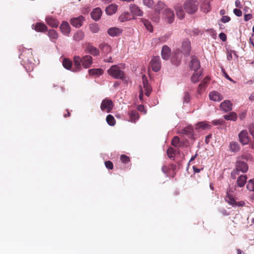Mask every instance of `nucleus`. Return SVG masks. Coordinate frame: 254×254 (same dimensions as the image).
Returning <instances> with one entry per match:
<instances>
[{
    "label": "nucleus",
    "mask_w": 254,
    "mask_h": 254,
    "mask_svg": "<svg viewBox=\"0 0 254 254\" xmlns=\"http://www.w3.org/2000/svg\"><path fill=\"white\" fill-rule=\"evenodd\" d=\"M93 63V59L89 55H86L81 58L79 56L73 57V66L72 71L77 72L81 69V64L83 67L89 68Z\"/></svg>",
    "instance_id": "nucleus-1"
},
{
    "label": "nucleus",
    "mask_w": 254,
    "mask_h": 254,
    "mask_svg": "<svg viewBox=\"0 0 254 254\" xmlns=\"http://www.w3.org/2000/svg\"><path fill=\"white\" fill-rule=\"evenodd\" d=\"M248 170L247 164L240 160H238L236 163V168L231 173V177L233 179L236 178V176L239 174L240 172L242 173L247 172Z\"/></svg>",
    "instance_id": "nucleus-2"
},
{
    "label": "nucleus",
    "mask_w": 254,
    "mask_h": 254,
    "mask_svg": "<svg viewBox=\"0 0 254 254\" xmlns=\"http://www.w3.org/2000/svg\"><path fill=\"white\" fill-rule=\"evenodd\" d=\"M109 75L115 79H123L124 77V72L117 65H112L107 71Z\"/></svg>",
    "instance_id": "nucleus-3"
},
{
    "label": "nucleus",
    "mask_w": 254,
    "mask_h": 254,
    "mask_svg": "<svg viewBox=\"0 0 254 254\" xmlns=\"http://www.w3.org/2000/svg\"><path fill=\"white\" fill-rule=\"evenodd\" d=\"M197 5L196 0H188L184 4V8L188 13H193L197 10Z\"/></svg>",
    "instance_id": "nucleus-4"
},
{
    "label": "nucleus",
    "mask_w": 254,
    "mask_h": 254,
    "mask_svg": "<svg viewBox=\"0 0 254 254\" xmlns=\"http://www.w3.org/2000/svg\"><path fill=\"white\" fill-rule=\"evenodd\" d=\"M162 18L168 23H172L175 18L173 11L169 8H165L162 12Z\"/></svg>",
    "instance_id": "nucleus-5"
},
{
    "label": "nucleus",
    "mask_w": 254,
    "mask_h": 254,
    "mask_svg": "<svg viewBox=\"0 0 254 254\" xmlns=\"http://www.w3.org/2000/svg\"><path fill=\"white\" fill-rule=\"evenodd\" d=\"M100 108L103 111L110 112L113 108V101L107 98L104 99L101 103Z\"/></svg>",
    "instance_id": "nucleus-6"
},
{
    "label": "nucleus",
    "mask_w": 254,
    "mask_h": 254,
    "mask_svg": "<svg viewBox=\"0 0 254 254\" xmlns=\"http://www.w3.org/2000/svg\"><path fill=\"white\" fill-rule=\"evenodd\" d=\"M191 50L190 42L189 39H185L182 42L181 52L186 56H188L190 54Z\"/></svg>",
    "instance_id": "nucleus-7"
},
{
    "label": "nucleus",
    "mask_w": 254,
    "mask_h": 254,
    "mask_svg": "<svg viewBox=\"0 0 254 254\" xmlns=\"http://www.w3.org/2000/svg\"><path fill=\"white\" fill-rule=\"evenodd\" d=\"M20 58L22 59L24 62H31L33 58V54L31 49L25 50L20 55Z\"/></svg>",
    "instance_id": "nucleus-8"
},
{
    "label": "nucleus",
    "mask_w": 254,
    "mask_h": 254,
    "mask_svg": "<svg viewBox=\"0 0 254 254\" xmlns=\"http://www.w3.org/2000/svg\"><path fill=\"white\" fill-rule=\"evenodd\" d=\"M150 64L154 71H158L161 68V62L159 57H153L150 62Z\"/></svg>",
    "instance_id": "nucleus-9"
},
{
    "label": "nucleus",
    "mask_w": 254,
    "mask_h": 254,
    "mask_svg": "<svg viewBox=\"0 0 254 254\" xmlns=\"http://www.w3.org/2000/svg\"><path fill=\"white\" fill-rule=\"evenodd\" d=\"M240 142L243 145L248 144L250 141V138L247 130H242L239 134Z\"/></svg>",
    "instance_id": "nucleus-10"
},
{
    "label": "nucleus",
    "mask_w": 254,
    "mask_h": 254,
    "mask_svg": "<svg viewBox=\"0 0 254 254\" xmlns=\"http://www.w3.org/2000/svg\"><path fill=\"white\" fill-rule=\"evenodd\" d=\"M190 68L194 71H198L199 69L200 62L197 58L194 56L191 57V61L190 64Z\"/></svg>",
    "instance_id": "nucleus-11"
},
{
    "label": "nucleus",
    "mask_w": 254,
    "mask_h": 254,
    "mask_svg": "<svg viewBox=\"0 0 254 254\" xmlns=\"http://www.w3.org/2000/svg\"><path fill=\"white\" fill-rule=\"evenodd\" d=\"M143 87L145 91V94L147 96H149L152 91L150 85L148 83L147 77L145 75L142 77Z\"/></svg>",
    "instance_id": "nucleus-12"
},
{
    "label": "nucleus",
    "mask_w": 254,
    "mask_h": 254,
    "mask_svg": "<svg viewBox=\"0 0 254 254\" xmlns=\"http://www.w3.org/2000/svg\"><path fill=\"white\" fill-rule=\"evenodd\" d=\"M84 20V17L82 16H80L78 17L71 18L70 23L73 26L79 28L82 25Z\"/></svg>",
    "instance_id": "nucleus-13"
},
{
    "label": "nucleus",
    "mask_w": 254,
    "mask_h": 254,
    "mask_svg": "<svg viewBox=\"0 0 254 254\" xmlns=\"http://www.w3.org/2000/svg\"><path fill=\"white\" fill-rule=\"evenodd\" d=\"M32 29L38 32H44L47 30V26L41 22H37L32 26Z\"/></svg>",
    "instance_id": "nucleus-14"
},
{
    "label": "nucleus",
    "mask_w": 254,
    "mask_h": 254,
    "mask_svg": "<svg viewBox=\"0 0 254 254\" xmlns=\"http://www.w3.org/2000/svg\"><path fill=\"white\" fill-rule=\"evenodd\" d=\"M220 107L225 112H229L232 109V104L229 100H225L220 104Z\"/></svg>",
    "instance_id": "nucleus-15"
},
{
    "label": "nucleus",
    "mask_w": 254,
    "mask_h": 254,
    "mask_svg": "<svg viewBox=\"0 0 254 254\" xmlns=\"http://www.w3.org/2000/svg\"><path fill=\"white\" fill-rule=\"evenodd\" d=\"M209 98L211 100L219 102L223 99V96L217 91H212L209 93Z\"/></svg>",
    "instance_id": "nucleus-16"
},
{
    "label": "nucleus",
    "mask_w": 254,
    "mask_h": 254,
    "mask_svg": "<svg viewBox=\"0 0 254 254\" xmlns=\"http://www.w3.org/2000/svg\"><path fill=\"white\" fill-rule=\"evenodd\" d=\"M212 0H202V3L201 5V10L204 13H206L210 11L211 7L210 2Z\"/></svg>",
    "instance_id": "nucleus-17"
},
{
    "label": "nucleus",
    "mask_w": 254,
    "mask_h": 254,
    "mask_svg": "<svg viewBox=\"0 0 254 254\" xmlns=\"http://www.w3.org/2000/svg\"><path fill=\"white\" fill-rule=\"evenodd\" d=\"M162 58L165 60H168L171 56V50L166 45L163 46L161 52Z\"/></svg>",
    "instance_id": "nucleus-18"
},
{
    "label": "nucleus",
    "mask_w": 254,
    "mask_h": 254,
    "mask_svg": "<svg viewBox=\"0 0 254 254\" xmlns=\"http://www.w3.org/2000/svg\"><path fill=\"white\" fill-rule=\"evenodd\" d=\"M129 9L131 13L136 16H141L143 14V11L137 5L134 4H130Z\"/></svg>",
    "instance_id": "nucleus-19"
},
{
    "label": "nucleus",
    "mask_w": 254,
    "mask_h": 254,
    "mask_svg": "<svg viewBox=\"0 0 254 254\" xmlns=\"http://www.w3.org/2000/svg\"><path fill=\"white\" fill-rule=\"evenodd\" d=\"M61 32L65 35H68L70 32V28L68 23L63 21L60 26Z\"/></svg>",
    "instance_id": "nucleus-20"
},
{
    "label": "nucleus",
    "mask_w": 254,
    "mask_h": 254,
    "mask_svg": "<svg viewBox=\"0 0 254 254\" xmlns=\"http://www.w3.org/2000/svg\"><path fill=\"white\" fill-rule=\"evenodd\" d=\"M122 29L117 27L110 28L108 30V34L112 36L115 37L119 36L122 32Z\"/></svg>",
    "instance_id": "nucleus-21"
},
{
    "label": "nucleus",
    "mask_w": 254,
    "mask_h": 254,
    "mask_svg": "<svg viewBox=\"0 0 254 254\" xmlns=\"http://www.w3.org/2000/svg\"><path fill=\"white\" fill-rule=\"evenodd\" d=\"M211 127V126L208 124L207 121L198 122L195 125V129H198L201 128L203 130L209 129Z\"/></svg>",
    "instance_id": "nucleus-22"
},
{
    "label": "nucleus",
    "mask_w": 254,
    "mask_h": 254,
    "mask_svg": "<svg viewBox=\"0 0 254 254\" xmlns=\"http://www.w3.org/2000/svg\"><path fill=\"white\" fill-rule=\"evenodd\" d=\"M128 115L129 118V121L132 123H135L139 118L138 113L135 110L129 111L128 113Z\"/></svg>",
    "instance_id": "nucleus-23"
},
{
    "label": "nucleus",
    "mask_w": 254,
    "mask_h": 254,
    "mask_svg": "<svg viewBox=\"0 0 254 254\" xmlns=\"http://www.w3.org/2000/svg\"><path fill=\"white\" fill-rule=\"evenodd\" d=\"M86 53L91 54L93 56H97L99 55V50L91 45H88L85 49Z\"/></svg>",
    "instance_id": "nucleus-24"
},
{
    "label": "nucleus",
    "mask_w": 254,
    "mask_h": 254,
    "mask_svg": "<svg viewBox=\"0 0 254 254\" xmlns=\"http://www.w3.org/2000/svg\"><path fill=\"white\" fill-rule=\"evenodd\" d=\"M47 24L53 28H57L59 25V22L52 16H48L46 18Z\"/></svg>",
    "instance_id": "nucleus-25"
},
{
    "label": "nucleus",
    "mask_w": 254,
    "mask_h": 254,
    "mask_svg": "<svg viewBox=\"0 0 254 254\" xmlns=\"http://www.w3.org/2000/svg\"><path fill=\"white\" fill-rule=\"evenodd\" d=\"M102 10L99 8H95L91 12V17L95 20H98L100 19L101 15H102Z\"/></svg>",
    "instance_id": "nucleus-26"
},
{
    "label": "nucleus",
    "mask_w": 254,
    "mask_h": 254,
    "mask_svg": "<svg viewBox=\"0 0 254 254\" xmlns=\"http://www.w3.org/2000/svg\"><path fill=\"white\" fill-rule=\"evenodd\" d=\"M209 80V78L208 77H205L203 79L202 81H201V82L199 84V85L197 88V93L198 94H201L203 92V91L204 90L206 85Z\"/></svg>",
    "instance_id": "nucleus-27"
},
{
    "label": "nucleus",
    "mask_w": 254,
    "mask_h": 254,
    "mask_svg": "<svg viewBox=\"0 0 254 254\" xmlns=\"http://www.w3.org/2000/svg\"><path fill=\"white\" fill-rule=\"evenodd\" d=\"M225 199L227 202L232 206H233V205L235 204L236 200L235 199V197L230 191L227 192Z\"/></svg>",
    "instance_id": "nucleus-28"
},
{
    "label": "nucleus",
    "mask_w": 254,
    "mask_h": 254,
    "mask_svg": "<svg viewBox=\"0 0 254 254\" xmlns=\"http://www.w3.org/2000/svg\"><path fill=\"white\" fill-rule=\"evenodd\" d=\"M165 8H168L166 4L161 1H159L156 5H155L154 9L156 12H160L161 10H165Z\"/></svg>",
    "instance_id": "nucleus-29"
},
{
    "label": "nucleus",
    "mask_w": 254,
    "mask_h": 254,
    "mask_svg": "<svg viewBox=\"0 0 254 254\" xmlns=\"http://www.w3.org/2000/svg\"><path fill=\"white\" fill-rule=\"evenodd\" d=\"M118 8V6L115 4H111L106 9V13L108 15H112L115 13Z\"/></svg>",
    "instance_id": "nucleus-30"
},
{
    "label": "nucleus",
    "mask_w": 254,
    "mask_h": 254,
    "mask_svg": "<svg viewBox=\"0 0 254 254\" xmlns=\"http://www.w3.org/2000/svg\"><path fill=\"white\" fill-rule=\"evenodd\" d=\"M247 180L246 175H241L239 176L237 181V184L239 187H243L245 185Z\"/></svg>",
    "instance_id": "nucleus-31"
},
{
    "label": "nucleus",
    "mask_w": 254,
    "mask_h": 254,
    "mask_svg": "<svg viewBox=\"0 0 254 254\" xmlns=\"http://www.w3.org/2000/svg\"><path fill=\"white\" fill-rule=\"evenodd\" d=\"M201 73L202 72L200 70L198 71H194V72L191 77V81L193 83L197 82L199 80V78L201 75Z\"/></svg>",
    "instance_id": "nucleus-32"
},
{
    "label": "nucleus",
    "mask_w": 254,
    "mask_h": 254,
    "mask_svg": "<svg viewBox=\"0 0 254 254\" xmlns=\"http://www.w3.org/2000/svg\"><path fill=\"white\" fill-rule=\"evenodd\" d=\"M84 37V34L81 31H78L75 33L73 36V39L74 41L78 42L82 40Z\"/></svg>",
    "instance_id": "nucleus-33"
},
{
    "label": "nucleus",
    "mask_w": 254,
    "mask_h": 254,
    "mask_svg": "<svg viewBox=\"0 0 254 254\" xmlns=\"http://www.w3.org/2000/svg\"><path fill=\"white\" fill-rule=\"evenodd\" d=\"M224 118L227 121H236L237 119V115L235 112H231L229 114L224 115Z\"/></svg>",
    "instance_id": "nucleus-34"
},
{
    "label": "nucleus",
    "mask_w": 254,
    "mask_h": 254,
    "mask_svg": "<svg viewBox=\"0 0 254 254\" xmlns=\"http://www.w3.org/2000/svg\"><path fill=\"white\" fill-rule=\"evenodd\" d=\"M175 9L176 10V14L178 17L181 19L184 18L185 16V12L182 8L181 7V6H180L179 5L176 6L175 7Z\"/></svg>",
    "instance_id": "nucleus-35"
},
{
    "label": "nucleus",
    "mask_w": 254,
    "mask_h": 254,
    "mask_svg": "<svg viewBox=\"0 0 254 254\" xmlns=\"http://www.w3.org/2000/svg\"><path fill=\"white\" fill-rule=\"evenodd\" d=\"M229 149L230 150L236 152L239 151L240 148L239 144L236 142H231L229 144Z\"/></svg>",
    "instance_id": "nucleus-36"
},
{
    "label": "nucleus",
    "mask_w": 254,
    "mask_h": 254,
    "mask_svg": "<svg viewBox=\"0 0 254 254\" xmlns=\"http://www.w3.org/2000/svg\"><path fill=\"white\" fill-rule=\"evenodd\" d=\"M171 144L176 147H180L183 144L180 141L179 137L177 136H175L173 138Z\"/></svg>",
    "instance_id": "nucleus-37"
},
{
    "label": "nucleus",
    "mask_w": 254,
    "mask_h": 254,
    "mask_svg": "<svg viewBox=\"0 0 254 254\" xmlns=\"http://www.w3.org/2000/svg\"><path fill=\"white\" fill-rule=\"evenodd\" d=\"M72 62L67 59H64L63 60V65L67 69H71L72 70L73 68V67L72 68Z\"/></svg>",
    "instance_id": "nucleus-38"
},
{
    "label": "nucleus",
    "mask_w": 254,
    "mask_h": 254,
    "mask_svg": "<svg viewBox=\"0 0 254 254\" xmlns=\"http://www.w3.org/2000/svg\"><path fill=\"white\" fill-rule=\"evenodd\" d=\"M141 20L142 23L143 24V25L145 26L146 28L148 31H149L150 32L153 31V26L151 25L150 21H149L148 20H147L145 19H143V18H142Z\"/></svg>",
    "instance_id": "nucleus-39"
},
{
    "label": "nucleus",
    "mask_w": 254,
    "mask_h": 254,
    "mask_svg": "<svg viewBox=\"0 0 254 254\" xmlns=\"http://www.w3.org/2000/svg\"><path fill=\"white\" fill-rule=\"evenodd\" d=\"M89 73L91 75H100L103 73V70L100 68H93L89 69Z\"/></svg>",
    "instance_id": "nucleus-40"
},
{
    "label": "nucleus",
    "mask_w": 254,
    "mask_h": 254,
    "mask_svg": "<svg viewBox=\"0 0 254 254\" xmlns=\"http://www.w3.org/2000/svg\"><path fill=\"white\" fill-rule=\"evenodd\" d=\"M107 123L111 126H113L116 124V120L114 117L111 115H108L106 117Z\"/></svg>",
    "instance_id": "nucleus-41"
},
{
    "label": "nucleus",
    "mask_w": 254,
    "mask_h": 254,
    "mask_svg": "<svg viewBox=\"0 0 254 254\" xmlns=\"http://www.w3.org/2000/svg\"><path fill=\"white\" fill-rule=\"evenodd\" d=\"M48 35L52 39L56 40L58 37V34L57 31L54 29H50L48 31Z\"/></svg>",
    "instance_id": "nucleus-42"
},
{
    "label": "nucleus",
    "mask_w": 254,
    "mask_h": 254,
    "mask_svg": "<svg viewBox=\"0 0 254 254\" xmlns=\"http://www.w3.org/2000/svg\"><path fill=\"white\" fill-rule=\"evenodd\" d=\"M119 19L122 22H124L129 20L130 19L129 13L128 12L124 13L121 15Z\"/></svg>",
    "instance_id": "nucleus-43"
},
{
    "label": "nucleus",
    "mask_w": 254,
    "mask_h": 254,
    "mask_svg": "<svg viewBox=\"0 0 254 254\" xmlns=\"http://www.w3.org/2000/svg\"><path fill=\"white\" fill-rule=\"evenodd\" d=\"M176 150L172 147H169L167 151L168 156L171 159H174Z\"/></svg>",
    "instance_id": "nucleus-44"
},
{
    "label": "nucleus",
    "mask_w": 254,
    "mask_h": 254,
    "mask_svg": "<svg viewBox=\"0 0 254 254\" xmlns=\"http://www.w3.org/2000/svg\"><path fill=\"white\" fill-rule=\"evenodd\" d=\"M247 189L250 191H254V179H251L248 182Z\"/></svg>",
    "instance_id": "nucleus-45"
},
{
    "label": "nucleus",
    "mask_w": 254,
    "mask_h": 254,
    "mask_svg": "<svg viewBox=\"0 0 254 254\" xmlns=\"http://www.w3.org/2000/svg\"><path fill=\"white\" fill-rule=\"evenodd\" d=\"M183 133L189 135L190 137L193 136V128L192 127H189L183 130Z\"/></svg>",
    "instance_id": "nucleus-46"
},
{
    "label": "nucleus",
    "mask_w": 254,
    "mask_h": 254,
    "mask_svg": "<svg viewBox=\"0 0 254 254\" xmlns=\"http://www.w3.org/2000/svg\"><path fill=\"white\" fill-rule=\"evenodd\" d=\"M143 3L149 8H152L154 2L153 0H143Z\"/></svg>",
    "instance_id": "nucleus-47"
},
{
    "label": "nucleus",
    "mask_w": 254,
    "mask_h": 254,
    "mask_svg": "<svg viewBox=\"0 0 254 254\" xmlns=\"http://www.w3.org/2000/svg\"><path fill=\"white\" fill-rule=\"evenodd\" d=\"M89 28L90 31L93 33H97L99 30L98 26L97 24H90Z\"/></svg>",
    "instance_id": "nucleus-48"
},
{
    "label": "nucleus",
    "mask_w": 254,
    "mask_h": 254,
    "mask_svg": "<svg viewBox=\"0 0 254 254\" xmlns=\"http://www.w3.org/2000/svg\"><path fill=\"white\" fill-rule=\"evenodd\" d=\"M122 162L124 164H127L130 162V158L126 155H122L120 157Z\"/></svg>",
    "instance_id": "nucleus-49"
},
{
    "label": "nucleus",
    "mask_w": 254,
    "mask_h": 254,
    "mask_svg": "<svg viewBox=\"0 0 254 254\" xmlns=\"http://www.w3.org/2000/svg\"><path fill=\"white\" fill-rule=\"evenodd\" d=\"M252 158V155L250 154H243L239 156L237 158L238 160H241L242 159H245L246 160H251Z\"/></svg>",
    "instance_id": "nucleus-50"
},
{
    "label": "nucleus",
    "mask_w": 254,
    "mask_h": 254,
    "mask_svg": "<svg viewBox=\"0 0 254 254\" xmlns=\"http://www.w3.org/2000/svg\"><path fill=\"white\" fill-rule=\"evenodd\" d=\"M190 95L188 92H185L184 93V97H183V102L184 103H188L190 100Z\"/></svg>",
    "instance_id": "nucleus-51"
},
{
    "label": "nucleus",
    "mask_w": 254,
    "mask_h": 254,
    "mask_svg": "<svg viewBox=\"0 0 254 254\" xmlns=\"http://www.w3.org/2000/svg\"><path fill=\"white\" fill-rule=\"evenodd\" d=\"M234 55L236 57H237V55L235 51H230L228 52L227 54V59L228 61H231L232 59V54Z\"/></svg>",
    "instance_id": "nucleus-52"
},
{
    "label": "nucleus",
    "mask_w": 254,
    "mask_h": 254,
    "mask_svg": "<svg viewBox=\"0 0 254 254\" xmlns=\"http://www.w3.org/2000/svg\"><path fill=\"white\" fill-rule=\"evenodd\" d=\"M105 166L107 168L112 170L113 169V164L110 161H107L105 162Z\"/></svg>",
    "instance_id": "nucleus-53"
},
{
    "label": "nucleus",
    "mask_w": 254,
    "mask_h": 254,
    "mask_svg": "<svg viewBox=\"0 0 254 254\" xmlns=\"http://www.w3.org/2000/svg\"><path fill=\"white\" fill-rule=\"evenodd\" d=\"M162 171H163V173L167 174H170V168L169 167V166H167L166 165H164L162 167Z\"/></svg>",
    "instance_id": "nucleus-54"
},
{
    "label": "nucleus",
    "mask_w": 254,
    "mask_h": 254,
    "mask_svg": "<svg viewBox=\"0 0 254 254\" xmlns=\"http://www.w3.org/2000/svg\"><path fill=\"white\" fill-rule=\"evenodd\" d=\"M233 12L237 16L240 17L242 15V11L239 9H237V8L234 9Z\"/></svg>",
    "instance_id": "nucleus-55"
},
{
    "label": "nucleus",
    "mask_w": 254,
    "mask_h": 254,
    "mask_svg": "<svg viewBox=\"0 0 254 254\" xmlns=\"http://www.w3.org/2000/svg\"><path fill=\"white\" fill-rule=\"evenodd\" d=\"M231 18L228 16H223L222 17L221 19V21L223 23H226L230 21Z\"/></svg>",
    "instance_id": "nucleus-56"
},
{
    "label": "nucleus",
    "mask_w": 254,
    "mask_h": 254,
    "mask_svg": "<svg viewBox=\"0 0 254 254\" xmlns=\"http://www.w3.org/2000/svg\"><path fill=\"white\" fill-rule=\"evenodd\" d=\"M222 72L226 78H227V79H228L229 80H230L231 81L234 82L233 80L226 73V72L225 71V70L224 68H222Z\"/></svg>",
    "instance_id": "nucleus-57"
},
{
    "label": "nucleus",
    "mask_w": 254,
    "mask_h": 254,
    "mask_svg": "<svg viewBox=\"0 0 254 254\" xmlns=\"http://www.w3.org/2000/svg\"><path fill=\"white\" fill-rule=\"evenodd\" d=\"M224 123V121L222 119L214 120L212 121V123L214 125H223Z\"/></svg>",
    "instance_id": "nucleus-58"
},
{
    "label": "nucleus",
    "mask_w": 254,
    "mask_h": 254,
    "mask_svg": "<svg viewBox=\"0 0 254 254\" xmlns=\"http://www.w3.org/2000/svg\"><path fill=\"white\" fill-rule=\"evenodd\" d=\"M245 205V202L244 201H240L239 202H237L235 200V204L233 205V207L235 206H243Z\"/></svg>",
    "instance_id": "nucleus-59"
},
{
    "label": "nucleus",
    "mask_w": 254,
    "mask_h": 254,
    "mask_svg": "<svg viewBox=\"0 0 254 254\" xmlns=\"http://www.w3.org/2000/svg\"><path fill=\"white\" fill-rule=\"evenodd\" d=\"M137 109L140 112H142L144 114H146V111L145 110L144 107L142 105H139L137 106Z\"/></svg>",
    "instance_id": "nucleus-60"
},
{
    "label": "nucleus",
    "mask_w": 254,
    "mask_h": 254,
    "mask_svg": "<svg viewBox=\"0 0 254 254\" xmlns=\"http://www.w3.org/2000/svg\"><path fill=\"white\" fill-rule=\"evenodd\" d=\"M252 17H253V15L252 14H251V13L246 14L244 15V20L245 21H248L249 20H250L251 19H252Z\"/></svg>",
    "instance_id": "nucleus-61"
},
{
    "label": "nucleus",
    "mask_w": 254,
    "mask_h": 254,
    "mask_svg": "<svg viewBox=\"0 0 254 254\" xmlns=\"http://www.w3.org/2000/svg\"><path fill=\"white\" fill-rule=\"evenodd\" d=\"M219 38L220 39L222 40V41L224 42L227 39V36L224 33H221L219 35Z\"/></svg>",
    "instance_id": "nucleus-62"
},
{
    "label": "nucleus",
    "mask_w": 254,
    "mask_h": 254,
    "mask_svg": "<svg viewBox=\"0 0 254 254\" xmlns=\"http://www.w3.org/2000/svg\"><path fill=\"white\" fill-rule=\"evenodd\" d=\"M235 4L238 8H241L242 7V5L240 0H236L235 2Z\"/></svg>",
    "instance_id": "nucleus-63"
},
{
    "label": "nucleus",
    "mask_w": 254,
    "mask_h": 254,
    "mask_svg": "<svg viewBox=\"0 0 254 254\" xmlns=\"http://www.w3.org/2000/svg\"><path fill=\"white\" fill-rule=\"evenodd\" d=\"M250 132L254 138V125L251 126L250 127Z\"/></svg>",
    "instance_id": "nucleus-64"
}]
</instances>
